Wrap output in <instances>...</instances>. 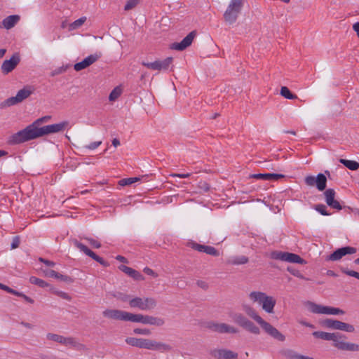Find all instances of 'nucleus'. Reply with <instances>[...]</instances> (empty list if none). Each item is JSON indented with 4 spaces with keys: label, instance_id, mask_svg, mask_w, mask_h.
<instances>
[{
    "label": "nucleus",
    "instance_id": "obj_4",
    "mask_svg": "<svg viewBox=\"0 0 359 359\" xmlns=\"http://www.w3.org/2000/svg\"><path fill=\"white\" fill-rule=\"evenodd\" d=\"M129 305L142 311H151L156 307L157 301L154 297H135L129 300Z\"/></svg>",
    "mask_w": 359,
    "mask_h": 359
},
{
    "label": "nucleus",
    "instance_id": "obj_41",
    "mask_svg": "<svg viewBox=\"0 0 359 359\" xmlns=\"http://www.w3.org/2000/svg\"><path fill=\"white\" fill-rule=\"evenodd\" d=\"M233 320L235 323H236L238 325H240L242 327L248 320V319L241 313L236 314L234 316Z\"/></svg>",
    "mask_w": 359,
    "mask_h": 359
},
{
    "label": "nucleus",
    "instance_id": "obj_55",
    "mask_svg": "<svg viewBox=\"0 0 359 359\" xmlns=\"http://www.w3.org/2000/svg\"><path fill=\"white\" fill-rule=\"evenodd\" d=\"M17 296L23 298L29 304H34V302L33 299L30 298L22 292H19V294H17Z\"/></svg>",
    "mask_w": 359,
    "mask_h": 359
},
{
    "label": "nucleus",
    "instance_id": "obj_47",
    "mask_svg": "<svg viewBox=\"0 0 359 359\" xmlns=\"http://www.w3.org/2000/svg\"><path fill=\"white\" fill-rule=\"evenodd\" d=\"M248 262V258L245 256H241L234 258L232 261L233 264H243Z\"/></svg>",
    "mask_w": 359,
    "mask_h": 359
},
{
    "label": "nucleus",
    "instance_id": "obj_1",
    "mask_svg": "<svg viewBox=\"0 0 359 359\" xmlns=\"http://www.w3.org/2000/svg\"><path fill=\"white\" fill-rule=\"evenodd\" d=\"M313 336L317 339L332 341L333 346L339 350L353 352L359 351L358 344L345 341L343 339H345L346 337L340 333H329L322 331H316L313 332Z\"/></svg>",
    "mask_w": 359,
    "mask_h": 359
},
{
    "label": "nucleus",
    "instance_id": "obj_54",
    "mask_svg": "<svg viewBox=\"0 0 359 359\" xmlns=\"http://www.w3.org/2000/svg\"><path fill=\"white\" fill-rule=\"evenodd\" d=\"M102 144V141H96L90 143L89 145L86 146L85 147L88 149H95Z\"/></svg>",
    "mask_w": 359,
    "mask_h": 359
},
{
    "label": "nucleus",
    "instance_id": "obj_28",
    "mask_svg": "<svg viewBox=\"0 0 359 359\" xmlns=\"http://www.w3.org/2000/svg\"><path fill=\"white\" fill-rule=\"evenodd\" d=\"M119 269L121 271H122L123 272H124L129 276L133 278L135 280H143L142 275L137 271H136L130 267H128L125 265H121L119 266Z\"/></svg>",
    "mask_w": 359,
    "mask_h": 359
},
{
    "label": "nucleus",
    "instance_id": "obj_44",
    "mask_svg": "<svg viewBox=\"0 0 359 359\" xmlns=\"http://www.w3.org/2000/svg\"><path fill=\"white\" fill-rule=\"evenodd\" d=\"M140 0H128L124 6V10L130 11V10L135 8L137 6V4L140 3Z\"/></svg>",
    "mask_w": 359,
    "mask_h": 359
},
{
    "label": "nucleus",
    "instance_id": "obj_10",
    "mask_svg": "<svg viewBox=\"0 0 359 359\" xmlns=\"http://www.w3.org/2000/svg\"><path fill=\"white\" fill-rule=\"evenodd\" d=\"M322 324L324 327L333 330H342L347 332H353L355 331L353 325L330 318L325 319L323 321Z\"/></svg>",
    "mask_w": 359,
    "mask_h": 359
},
{
    "label": "nucleus",
    "instance_id": "obj_24",
    "mask_svg": "<svg viewBox=\"0 0 359 359\" xmlns=\"http://www.w3.org/2000/svg\"><path fill=\"white\" fill-rule=\"evenodd\" d=\"M251 178L262 180L264 181H276L279 179L283 178L285 176L282 174L275 173H258L252 174L250 176Z\"/></svg>",
    "mask_w": 359,
    "mask_h": 359
},
{
    "label": "nucleus",
    "instance_id": "obj_17",
    "mask_svg": "<svg viewBox=\"0 0 359 359\" xmlns=\"http://www.w3.org/2000/svg\"><path fill=\"white\" fill-rule=\"evenodd\" d=\"M101 53H95L94 54L90 55L82 61L76 63L74 65V69L76 72L84 69L97 61L101 57Z\"/></svg>",
    "mask_w": 359,
    "mask_h": 359
},
{
    "label": "nucleus",
    "instance_id": "obj_52",
    "mask_svg": "<svg viewBox=\"0 0 359 359\" xmlns=\"http://www.w3.org/2000/svg\"><path fill=\"white\" fill-rule=\"evenodd\" d=\"M327 205H329L332 208L337 209V210H341V208H342L339 202L335 199L334 201H332L331 203H328Z\"/></svg>",
    "mask_w": 359,
    "mask_h": 359
},
{
    "label": "nucleus",
    "instance_id": "obj_59",
    "mask_svg": "<svg viewBox=\"0 0 359 359\" xmlns=\"http://www.w3.org/2000/svg\"><path fill=\"white\" fill-rule=\"evenodd\" d=\"M39 261L41 262L44 263L45 264H46L48 266H55V263L53 262L45 259L43 258H39Z\"/></svg>",
    "mask_w": 359,
    "mask_h": 359
},
{
    "label": "nucleus",
    "instance_id": "obj_35",
    "mask_svg": "<svg viewBox=\"0 0 359 359\" xmlns=\"http://www.w3.org/2000/svg\"><path fill=\"white\" fill-rule=\"evenodd\" d=\"M122 89L120 86L114 88L109 95V100L110 102L116 101L121 95Z\"/></svg>",
    "mask_w": 359,
    "mask_h": 359
},
{
    "label": "nucleus",
    "instance_id": "obj_48",
    "mask_svg": "<svg viewBox=\"0 0 359 359\" xmlns=\"http://www.w3.org/2000/svg\"><path fill=\"white\" fill-rule=\"evenodd\" d=\"M50 290H52L54 294H55L56 295L59 296L60 297H61L64 299H66L68 301L71 300L70 296L65 292L55 290L53 288H50Z\"/></svg>",
    "mask_w": 359,
    "mask_h": 359
},
{
    "label": "nucleus",
    "instance_id": "obj_63",
    "mask_svg": "<svg viewBox=\"0 0 359 359\" xmlns=\"http://www.w3.org/2000/svg\"><path fill=\"white\" fill-rule=\"evenodd\" d=\"M299 323L302 324V325H304L306 327H311V328H313L314 326L313 325L309 323H307L306 321H303V320H301L299 321Z\"/></svg>",
    "mask_w": 359,
    "mask_h": 359
},
{
    "label": "nucleus",
    "instance_id": "obj_49",
    "mask_svg": "<svg viewBox=\"0 0 359 359\" xmlns=\"http://www.w3.org/2000/svg\"><path fill=\"white\" fill-rule=\"evenodd\" d=\"M133 332L137 334H142V335H149L151 334V331L147 328H135L133 330Z\"/></svg>",
    "mask_w": 359,
    "mask_h": 359
},
{
    "label": "nucleus",
    "instance_id": "obj_46",
    "mask_svg": "<svg viewBox=\"0 0 359 359\" xmlns=\"http://www.w3.org/2000/svg\"><path fill=\"white\" fill-rule=\"evenodd\" d=\"M287 270L293 276H294L297 278H299L301 279H305L304 276L302 275V273L298 269H296L292 266H288L287 268Z\"/></svg>",
    "mask_w": 359,
    "mask_h": 359
},
{
    "label": "nucleus",
    "instance_id": "obj_9",
    "mask_svg": "<svg viewBox=\"0 0 359 359\" xmlns=\"http://www.w3.org/2000/svg\"><path fill=\"white\" fill-rule=\"evenodd\" d=\"M205 327L209 329L212 332L220 334H236L238 332V330L233 326L229 325L226 323H219L214 321H209L205 323Z\"/></svg>",
    "mask_w": 359,
    "mask_h": 359
},
{
    "label": "nucleus",
    "instance_id": "obj_20",
    "mask_svg": "<svg viewBox=\"0 0 359 359\" xmlns=\"http://www.w3.org/2000/svg\"><path fill=\"white\" fill-rule=\"evenodd\" d=\"M196 35V31H192L186 37H184L180 42H179V43L175 42V43H172L170 46V48L172 49L180 50V51L184 50V49H186L187 47H189L191 44Z\"/></svg>",
    "mask_w": 359,
    "mask_h": 359
},
{
    "label": "nucleus",
    "instance_id": "obj_42",
    "mask_svg": "<svg viewBox=\"0 0 359 359\" xmlns=\"http://www.w3.org/2000/svg\"><path fill=\"white\" fill-rule=\"evenodd\" d=\"M63 337L64 336L53 333H48L46 334V339L48 340L53 341L61 344L62 343Z\"/></svg>",
    "mask_w": 359,
    "mask_h": 359
},
{
    "label": "nucleus",
    "instance_id": "obj_21",
    "mask_svg": "<svg viewBox=\"0 0 359 359\" xmlns=\"http://www.w3.org/2000/svg\"><path fill=\"white\" fill-rule=\"evenodd\" d=\"M196 35V31H192L186 37H184L180 42H179V43L175 42V43H172L170 46V48L172 49L180 50V51L184 50V49H186L187 47H189L191 44Z\"/></svg>",
    "mask_w": 359,
    "mask_h": 359
},
{
    "label": "nucleus",
    "instance_id": "obj_8",
    "mask_svg": "<svg viewBox=\"0 0 359 359\" xmlns=\"http://www.w3.org/2000/svg\"><path fill=\"white\" fill-rule=\"evenodd\" d=\"M131 322L140 323L144 325H155L158 327L162 326L165 323V320L161 318L140 313H133Z\"/></svg>",
    "mask_w": 359,
    "mask_h": 359
},
{
    "label": "nucleus",
    "instance_id": "obj_50",
    "mask_svg": "<svg viewBox=\"0 0 359 359\" xmlns=\"http://www.w3.org/2000/svg\"><path fill=\"white\" fill-rule=\"evenodd\" d=\"M342 272L349 276L354 277L359 280V273L353 270H349L348 269H343Z\"/></svg>",
    "mask_w": 359,
    "mask_h": 359
},
{
    "label": "nucleus",
    "instance_id": "obj_12",
    "mask_svg": "<svg viewBox=\"0 0 359 359\" xmlns=\"http://www.w3.org/2000/svg\"><path fill=\"white\" fill-rule=\"evenodd\" d=\"M172 62L173 58L172 57H168L163 60H156L152 62L143 61L142 62V65L151 70L166 71L169 69Z\"/></svg>",
    "mask_w": 359,
    "mask_h": 359
},
{
    "label": "nucleus",
    "instance_id": "obj_57",
    "mask_svg": "<svg viewBox=\"0 0 359 359\" xmlns=\"http://www.w3.org/2000/svg\"><path fill=\"white\" fill-rule=\"evenodd\" d=\"M4 290H5L7 292L11 293L12 294H14L15 296H17V294H19V292L18 291L15 290L11 288V287H8L7 285L5 286Z\"/></svg>",
    "mask_w": 359,
    "mask_h": 359
},
{
    "label": "nucleus",
    "instance_id": "obj_23",
    "mask_svg": "<svg viewBox=\"0 0 359 359\" xmlns=\"http://www.w3.org/2000/svg\"><path fill=\"white\" fill-rule=\"evenodd\" d=\"M151 340L149 339L128 337L126 339V342L132 346L150 350Z\"/></svg>",
    "mask_w": 359,
    "mask_h": 359
},
{
    "label": "nucleus",
    "instance_id": "obj_18",
    "mask_svg": "<svg viewBox=\"0 0 359 359\" xmlns=\"http://www.w3.org/2000/svg\"><path fill=\"white\" fill-rule=\"evenodd\" d=\"M20 61V56L17 53L13 55L9 60H4L1 67L2 73L8 74L11 72L17 67Z\"/></svg>",
    "mask_w": 359,
    "mask_h": 359
},
{
    "label": "nucleus",
    "instance_id": "obj_13",
    "mask_svg": "<svg viewBox=\"0 0 359 359\" xmlns=\"http://www.w3.org/2000/svg\"><path fill=\"white\" fill-rule=\"evenodd\" d=\"M33 93V90L30 86H25L20 90L15 96L9 97L6 100L8 106H13L22 102L23 100L29 97Z\"/></svg>",
    "mask_w": 359,
    "mask_h": 359
},
{
    "label": "nucleus",
    "instance_id": "obj_15",
    "mask_svg": "<svg viewBox=\"0 0 359 359\" xmlns=\"http://www.w3.org/2000/svg\"><path fill=\"white\" fill-rule=\"evenodd\" d=\"M72 243L73 245L76 247L78 249H79L81 252L85 253L86 255L91 257L93 259L95 260L96 262H99L101 265L103 266H108L109 264V263L104 260L102 257L97 256L94 252L90 250L87 246L82 244L81 243L79 242L76 239L72 240Z\"/></svg>",
    "mask_w": 359,
    "mask_h": 359
},
{
    "label": "nucleus",
    "instance_id": "obj_30",
    "mask_svg": "<svg viewBox=\"0 0 359 359\" xmlns=\"http://www.w3.org/2000/svg\"><path fill=\"white\" fill-rule=\"evenodd\" d=\"M62 344L65 345L67 347L76 348H79L83 346V345L81 344H80L76 338L72 337H63Z\"/></svg>",
    "mask_w": 359,
    "mask_h": 359
},
{
    "label": "nucleus",
    "instance_id": "obj_31",
    "mask_svg": "<svg viewBox=\"0 0 359 359\" xmlns=\"http://www.w3.org/2000/svg\"><path fill=\"white\" fill-rule=\"evenodd\" d=\"M285 262L290 263H298L301 264L306 263L305 260L303 259L299 255L291 252H287Z\"/></svg>",
    "mask_w": 359,
    "mask_h": 359
},
{
    "label": "nucleus",
    "instance_id": "obj_58",
    "mask_svg": "<svg viewBox=\"0 0 359 359\" xmlns=\"http://www.w3.org/2000/svg\"><path fill=\"white\" fill-rule=\"evenodd\" d=\"M4 290H5L7 292L11 293L12 294H14L15 296H17V294H19V292L18 291L15 290L11 288V287H8L7 285L5 286Z\"/></svg>",
    "mask_w": 359,
    "mask_h": 359
},
{
    "label": "nucleus",
    "instance_id": "obj_32",
    "mask_svg": "<svg viewBox=\"0 0 359 359\" xmlns=\"http://www.w3.org/2000/svg\"><path fill=\"white\" fill-rule=\"evenodd\" d=\"M43 273H44L45 276L47 277L60 279L64 281H67L69 279V277L60 274L57 272H56L55 271L51 270V269L45 270V271H43Z\"/></svg>",
    "mask_w": 359,
    "mask_h": 359
},
{
    "label": "nucleus",
    "instance_id": "obj_51",
    "mask_svg": "<svg viewBox=\"0 0 359 359\" xmlns=\"http://www.w3.org/2000/svg\"><path fill=\"white\" fill-rule=\"evenodd\" d=\"M85 239L95 248H100L101 247V243L93 238H85Z\"/></svg>",
    "mask_w": 359,
    "mask_h": 359
},
{
    "label": "nucleus",
    "instance_id": "obj_53",
    "mask_svg": "<svg viewBox=\"0 0 359 359\" xmlns=\"http://www.w3.org/2000/svg\"><path fill=\"white\" fill-rule=\"evenodd\" d=\"M20 241L19 236H15L13 238L12 243H11V248L15 249L17 248L20 245Z\"/></svg>",
    "mask_w": 359,
    "mask_h": 359
},
{
    "label": "nucleus",
    "instance_id": "obj_3",
    "mask_svg": "<svg viewBox=\"0 0 359 359\" xmlns=\"http://www.w3.org/2000/svg\"><path fill=\"white\" fill-rule=\"evenodd\" d=\"M243 310L250 318L255 320L268 334L280 341H285V337L276 327L259 316L254 308L249 305H245L243 307Z\"/></svg>",
    "mask_w": 359,
    "mask_h": 359
},
{
    "label": "nucleus",
    "instance_id": "obj_37",
    "mask_svg": "<svg viewBox=\"0 0 359 359\" xmlns=\"http://www.w3.org/2000/svg\"><path fill=\"white\" fill-rule=\"evenodd\" d=\"M287 252L282 251H273L271 253V258L276 260H280L285 262Z\"/></svg>",
    "mask_w": 359,
    "mask_h": 359
},
{
    "label": "nucleus",
    "instance_id": "obj_27",
    "mask_svg": "<svg viewBox=\"0 0 359 359\" xmlns=\"http://www.w3.org/2000/svg\"><path fill=\"white\" fill-rule=\"evenodd\" d=\"M150 350L166 352L172 350V346L169 344L158 342L155 340H151Z\"/></svg>",
    "mask_w": 359,
    "mask_h": 359
},
{
    "label": "nucleus",
    "instance_id": "obj_64",
    "mask_svg": "<svg viewBox=\"0 0 359 359\" xmlns=\"http://www.w3.org/2000/svg\"><path fill=\"white\" fill-rule=\"evenodd\" d=\"M21 325L22 326H24L26 328H28V329H32L33 328V325L29 323H26V322H21Z\"/></svg>",
    "mask_w": 359,
    "mask_h": 359
},
{
    "label": "nucleus",
    "instance_id": "obj_19",
    "mask_svg": "<svg viewBox=\"0 0 359 359\" xmlns=\"http://www.w3.org/2000/svg\"><path fill=\"white\" fill-rule=\"evenodd\" d=\"M357 251L355 248L346 246L337 249L333 253L330 255L327 258V260L338 261L341 259L344 256L350 254H354Z\"/></svg>",
    "mask_w": 359,
    "mask_h": 359
},
{
    "label": "nucleus",
    "instance_id": "obj_11",
    "mask_svg": "<svg viewBox=\"0 0 359 359\" xmlns=\"http://www.w3.org/2000/svg\"><path fill=\"white\" fill-rule=\"evenodd\" d=\"M306 185L309 187H316V188L322 191L325 189L327 184L326 176L323 173H319L316 177L309 175L304 179Z\"/></svg>",
    "mask_w": 359,
    "mask_h": 359
},
{
    "label": "nucleus",
    "instance_id": "obj_7",
    "mask_svg": "<svg viewBox=\"0 0 359 359\" xmlns=\"http://www.w3.org/2000/svg\"><path fill=\"white\" fill-rule=\"evenodd\" d=\"M306 304L309 310L313 313L327 315H344L345 313L344 310L339 308L322 306L311 302H308Z\"/></svg>",
    "mask_w": 359,
    "mask_h": 359
},
{
    "label": "nucleus",
    "instance_id": "obj_16",
    "mask_svg": "<svg viewBox=\"0 0 359 359\" xmlns=\"http://www.w3.org/2000/svg\"><path fill=\"white\" fill-rule=\"evenodd\" d=\"M187 245L195 250L201 252H205L209 255L214 257H218L219 255V251L215 248L210 245H201L194 241H189Z\"/></svg>",
    "mask_w": 359,
    "mask_h": 359
},
{
    "label": "nucleus",
    "instance_id": "obj_43",
    "mask_svg": "<svg viewBox=\"0 0 359 359\" xmlns=\"http://www.w3.org/2000/svg\"><path fill=\"white\" fill-rule=\"evenodd\" d=\"M314 209L320 213L322 215L328 216L330 213L326 210V206L323 204H317L315 205Z\"/></svg>",
    "mask_w": 359,
    "mask_h": 359
},
{
    "label": "nucleus",
    "instance_id": "obj_2",
    "mask_svg": "<svg viewBox=\"0 0 359 359\" xmlns=\"http://www.w3.org/2000/svg\"><path fill=\"white\" fill-rule=\"evenodd\" d=\"M50 116H43L36 119L32 124L27 126L23 130L18 131L10 136L8 143L10 144H19L33 140V131L41 129L40 125L48 121Z\"/></svg>",
    "mask_w": 359,
    "mask_h": 359
},
{
    "label": "nucleus",
    "instance_id": "obj_62",
    "mask_svg": "<svg viewBox=\"0 0 359 359\" xmlns=\"http://www.w3.org/2000/svg\"><path fill=\"white\" fill-rule=\"evenodd\" d=\"M353 29L356 32L357 36L359 38V22H355L353 24Z\"/></svg>",
    "mask_w": 359,
    "mask_h": 359
},
{
    "label": "nucleus",
    "instance_id": "obj_61",
    "mask_svg": "<svg viewBox=\"0 0 359 359\" xmlns=\"http://www.w3.org/2000/svg\"><path fill=\"white\" fill-rule=\"evenodd\" d=\"M197 285H198V286H199L200 287H201L204 290H207L208 287L207 283L202 281V280L198 281Z\"/></svg>",
    "mask_w": 359,
    "mask_h": 359
},
{
    "label": "nucleus",
    "instance_id": "obj_34",
    "mask_svg": "<svg viewBox=\"0 0 359 359\" xmlns=\"http://www.w3.org/2000/svg\"><path fill=\"white\" fill-rule=\"evenodd\" d=\"M339 162L351 170H355L359 168V163L355 161L341 158Z\"/></svg>",
    "mask_w": 359,
    "mask_h": 359
},
{
    "label": "nucleus",
    "instance_id": "obj_29",
    "mask_svg": "<svg viewBox=\"0 0 359 359\" xmlns=\"http://www.w3.org/2000/svg\"><path fill=\"white\" fill-rule=\"evenodd\" d=\"M266 294L259 291H253L249 294V298L253 303H257L262 306Z\"/></svg>",
    "mask_w": 359,
    "mask_h": 359
},
{
    "label": "nucleus",
    "instance_id": "obj_40",
    "mask_svg": "<svg viewBox=\"0 0 359 359\" xmlns=\"http://www.w3.org/2000/svg\"><path fill=\"white\" fill-rule=\"evenodd\" d=\"M140 180V177H130V178H124L118 182V184L120 186H128L130 185L135 182H139Z\"/></svg>",
    "mask_w": 359,
    "mask_h": 359
},
{
    "label": "nucleus",
    "instance_id": "obj_6",
    "mask_svg": "<svg viewBox=\"0 0 359 359\" xmlns=\"http://www.w3.org/2000/svg\"><path fill=\"white\" fill-rule=\"evenodd\" d=\"M243 0H231L224 14L226 22L232 24L237 20L238 15L243 7Z\"/></svg>",
    "mask_w": 359,
    "mask_h": 359
},
{
    "label": "nucleus",
    "instance_id": "obj_26",
    "mask_svg": "<svg viewBox=\"0 0 359 359\" xmlns=\"http://www.w3.org/2000/svg\"><path fill=\"white\" fill-rule=\"evenodd\" d=\"M276 305V300L271 296H268L265 297L262 304V308L264 311H265L268 313H273V309Z\"/></svg>",
    "mask_w": 359,
    "mask_h": 359
},
{
    "label": "nucleus",
    "instance_id": "obj_5",
    "mask_svg": "<svg viewBox=\"0 0 359 359\" xmlns=\"http://www.w3.org/2000/svg\"><path fill=\"white\" fill-rule=\"evenodd\" d=\"M68 121H62L58 123L43 126L41 129L34 131V133H32L34 135H33V140L46 135L62 132L68 126Z\"/></svg>",
    "mask_w": 359,
    "mask_h": 359
},
{
    "label": "nucleus",
    "instance_id": "obj_38",
    "mask_svg": "<svg viewBox=\"0 0 359 359\" xmlns=\"http://www.w3.org/2000/svg\"><path fill=\"white\" fill-rule=\"evenodd\" d=\"M29 282L32 284L36 285L41 287H46L49 286V284L42 279L38 278L35 276H31L29 278Z\"/></svg>",
    "mask_w": 359,
    "mask_h": 359
},
{
    "label": "nucleus",
    "instance_id": "obj_60",
    "mask_svg": "<svg viewBox=\"0 0 359 359\" xmlns=\"http://www.w3.org/2000/svg\"><path fill=\"white\" fill-rule=\"evenodd\" d=\"M144 272L145 273H147V275L156 276V274L155 273V272L151 269H150V268L145 267L144 269Z\"/></svg>",
    "mask_w": 359,
    "mask_h": 359
},
{
    "label": "nucleus",
    "instance_id": "obj_39",
    "mask_svg": "<svg viewBox=\"0 0 359 359\" xmlns=\"http://www.w3.org/2000/svg\"><path fill=\"white\" fill-rule=\"evenodd\" d=\"M335 194V191L332 189H328L325 190V191L324 192V195L325 198V202L327 204L331 203L332 201L334 200Z\"/></svg>",
    "mask_w": 359,
    "mask_h": 359
},
{
    "label": "nucleus",
    "instance_id": "obj_45",
    "mask_svg": "<svg viewBox=\"0 0 359 359\" xmlns=\"http://www.w3.org/2000/svg\"><path fill=\"white\" fill-rule=\"evenodd\" d=\"M86 20V17H82V18H80L79 19L75 20L70 25L71 29H78L79 27H81L84 23Z\"/></svg>",
    "mask_w": 359,
    "mask_h": 359
},
{
    "label": "nucleus",
    "instance_id": "obj_14",
    "mask_svg": "<svg viewBox=\"0 0 359 359\" xmlns=\"http://www.w3.org/2000/svg\"><path fill=\"white\" fill-rule=\"evenodd\" d=\"M103 316L114 320L130 321L132 320V313L117 309H106L102 313Z\"/></svg>",
    "mask_w": 359,
    "mask_h": 359
},
{
    "label": "nucleus",
    "instance_id": "obj_56",
    "mask_svg": "<svg viewBox=\"0 0 359 359\" xmlns=\"http://www.w3.org/2000/svg\"><path fill=\"white\" fill-rule=\"evenodd\" d=\"M171 177H180V178H188L191 176V173L187 172V173H173L170 174Z\"/></svg>",
    "mask_w": 359,
    "mask_h": 359
},
{
    "label": "nucleus",
    "instance_id": "obj_33",
    "mask_svg": "<svg viewBox=\"0 0 359 359\" xmlns=\"http://www.w3.org/2000/svg\"><path fill=\"white\" fill-rule=\"evenodd\" d=\"M243 328L254 334H260L259 328L257 326H256L249 319L246 322V323L243 325Z\"/></svg>",
    "mask_w": 359,
    "mask_h": 359
},
{
    "label": "nucleus",
    "instance_id": "obj_25",
    "mask_svg": "<svg viewBox=\"0 0 359 359\" xmlns=\"http://www.w3.org/2000/svg\"><path fill=\"white\" fill-rule=\"evenodd\" d=\"M20 20V16L12 15L4 18L1 22L2 27L6 29L13 28Z\"/></svg>",
    "mask_w": 359,
    "mask_h": 359
},
{
    "label": "nucleus",
    "instance_id": "obj_22",
    "mask_svg": "<svg viewBox=\"0 0 359 359\" xmlns=\"http://www.w3.org/2000/svg\"><path fill=\"white\" fill-rule=\"evenodd\" d=\"M210 354L216 359H235L238 357L236 353L226 349H212Z\"/></svg>",
    "mask_w": 359,
    "mask_h": 359
},
{
    "label": "nucleus",
    "instance_id": "obj_36",
    "mask_svg": "<svg viewBox=\"0 0 359 359\" xmlns=\"http://www.w3.org/2000/svg\"><path fill=\"white\" fill-rule=\"evenodd\" d=\"M280 95L288 100H293L297 97V95L292 94L289 88L286 86H283L280 88Z\"/></svg>",
    "mask_w": 359,
    "mask_h": 359
}]
</instances>
